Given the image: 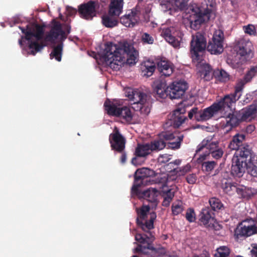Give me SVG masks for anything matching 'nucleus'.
<instances>
[{"label":"nucleus","mask_w":257,"mask_h":257,"mask_svg":"<svg viewBox=\"0 0 257 257\" xmlns=\"http://www.w3.org/2000/svg\"><path fill=\"white\" fill-rule=\"evenodd\" d=\"M257 75V64L250 67L246 72L243 79L239 80L235 86L233 93L225 95L220 101L213 103L211 106L203 109H199L194 107L188 112V117L197 121H204L217 115L219 113L227 111L230 109L233 103L239 99L241 92L245 84L251 81Z\"/></svg>","instance_id":"nucleus-1"},{"label":"nucleus","mask_w":257,"mask_h":257,"mask_svg":"<svg viewBox=\"0 0 257 257\" xmlns=\"http://www.w3.org/2000/svg\"><path fill=\"white\" fill-rule=\"evenodd\" d=\"M138 52L127 43L119 45L109 42L105 45L100 57L106 65L114 70H118L124 64L130 66L137 61Z\"/></svg>","instance_id":"nucleus-2"},{"label":"nucleus","mask_w":257,"mask_h":257,"mask_svg":"<svg viewBox=\"0 0 257 257\" xmlns=\"http://www.w3.org/2000/svg\"><path fill=\"white\" fill-rule=\"evenodd\" d=\"M184 138L183 134L179 132H164L161 135L158 140L151 142L145 145L138 144L136 149L135 157L132 159V163L137 165V157H144L150 154L153 151H160L168 145V148L172 149H178Z\"/></svg>","instance_id":"nucleus-3"},{"label":"nucleus","mask_w":257,"mask_h":257,"mask_svg":"<svg viewBox=\"0 0 257 257\" xmlns=\"http://www.w3.org/2000/svg\"><path fill=\"white\" fill-rule=\"evenodd\" d=\"M154 90L161 98L168 97L171 99L181 98L188 88V84L185 81L172 82L167 85L165 80H159L154 83Z\"/></svg>","instance_id":"nucleus-4"},{"label":"nucleus","mask_w":257,"mask_h":257,"mask_svg":"<svg viewBox=\"0 0 257 257\" xmlns=\"http://www.w3.org/2000/svg\"><path fill=\"white\" fill-rule=\"evenodd\" d=\"M22 32L25 34V36H22L19 40V43L21 46L23 45V39H25L29 42V48L31 50V54L35 55L38 52L41 51L45 46L42 43L38 42L42 40L44 34V26L39 24L27 25L26 28L19 27Z\"/></svg>","instance_id":"nucleus-5"},{"label":"nucleus","mask_w":257,"mask_h":257,"mask_svg":"<svg viewBox=\"0 0 257 257\" xmlns=\"http://www.w3.org/2000/svg\"><path fill=\"white\" fill-rule=\"evenodd\" d=\"M134 182L132 191L136 192L137 188H140L144 183L153 184H161L164 186L167 181V178L162 175L156 173L152 169L148 168L138 169L135 172Z\"/></svg>","instance_id":"nucleus-6"},{"label":"nucleus","mask_w":257,"mask_h":257,"mask_svg":"<svg viewBox=\"0 0 257 257\" xmlns=\"http://www.w3.org/2000/svg\"><path fill=\"white\" fill-rule=\"evenodd\" d=\"M205 149L208 150V152L200 155L198 158V162L199 163L204 161L209 155H211L213 159L219 160L222 157L224 154L223 147L220 146L217 141L211 142L208 140H203L197 146L196 153L198 154L201 151H203Z\"/></svg>","instance_id":"nucleus-7"},{"label":"nucleus","mask_w":257,"mask_h":257,"mask_svg":"<svg viewBox=\"0 0 257 257\" xmlns=\"http://www.w3.org/2000/svg\"><path fill=\"white\" fill-rule=\"evenodd\" d=\"M206 48V40L204 36L200 33L192 36L190 42V54L194 63L197 64L201 63L203 60L202 53Z\"/></svg>","instance_id":"nucleus-8"},{"label":"nucleus","mask_w":257,"mask_h":257,"mask_svg":"<svg viewBox=\"0 0 257 257\" xmlns=\"http://www.w3.org/2000/svg\"><path fill=\"white\" fill-rule=\"evenodd\" d=\"M150 210L149 205H143L140 209H137L138 217L136 219L137 225L144 231H148L154 228V222L157 215L155 212L148 213Z\"/></svg>","instance_id":"nucleus-9"},{"label":"nucleus","mask_w":257,"mask_h":257,"mask_svg":"<svg viewBox=\"0 0 257 257\" xmlns=\"http://www.w3.org/2000/svg\"><path fill=\"white\" fill-rule=\"evenodd\" d=\"M103 106L109 115L119 117L127 123L132 122L133 115L128 107L118 106L108 99L104 102Z\"/></svg>","instance_id":"nucleus-10"},{"label":"nucleus","mask_w":257,"mask_h":257,"mask_svg":"<svg viewBox=\"0 0 257 257\" xmlns=\"http://www.w3.org/2000/svg\"><path fill=\"white\" fill-rule=\"evenodd\" d=\"M191 15L190 16V24L191 29H198L201 25L208 21L213 14V10L207 8L202 11L197 5L192 6Z\"/></svg>","instance_id":"nucleus-11"},{"label":"nucleus","mask_w":257,"mask_h":257,"mask_svg":"<svg viewBox=\"0 0 257 257\" xmlns=\"http://www.w3.org/2000/svg\"><path fill=\"white\" fill-rule=\"evenodd\" d=\"M234 50L243 60L247 61L253 57V47L251 42L247 39L241 38L235 40Z\"/></svg>","instance_id":"nucleus-12"},{"label":"nucleus","mask_w":257,"mask_h":257,"mask_svg":"<svg viewBox=\"0 0 257 257\" xmlns=\"http://www.w3.org/2000/svg\"><path fill=\"white\" fill-rule=\"evenodd\" d=\"M134 101L132 108L139 111L143 116H147L150 112L151 103L148 96L143 92H137L133 95Z\"/></svg>","instance_id":"nucleus-13"},{"label":"nucleus","mask_w":257,"mask_h":257,"mask_svg":"<svg viewBox=\"0 0 257 257\" xmlns=\"http://www.w3.org/2000/svg\"><path fill=\"white\" fill-rule=\"evenodd\" d=\"M257 233V223L252 219H247L240 222L235 230L237 237H248Z\"/></svg>","instance_id":"nucleus-14"},{"label":"nucleus","mask_w":257,"mask_h":257,"mask_svg":"<svg viewBox=\"0 0 257 257\" xmlns=\"http://www.w3.org/2000/svg\"><path fill=\"white\" fill-rule=\"evenodd\" d=\"M66 38L67 35L63 30L61 24L58 21L53 20L50 31L46 34L44 37L45 41L54 43L58 39L63 41Z\"/></svg>","instance_id":"nucleus-15"},{"label":"nucleus","mask_w":257,"mask_h":257,"mask_svg":"<svg viewBox=\"0 0 257 257\" xmlns=\"http://www.w3.org/2000/svg\"><path fill=\"white\" fill-rule=\"evenodd\" d=\"M224 34L221 30H218L214 34L211 41H209L207 50L211 54H220L223 51Z\"/></svg>","instance_id":"nucleus-16"},{"label":"nucleus","mask_w":257,"mask_h":257,"mask_svg":"<svg viewBox=\"0 0 257 257\" xmlns=\"http://www.w3.org/2000/svg\"><path fill=\"white\" fill-rule=\"evenodd\" d=\"M109 142L112 150L118 153H122L124 150L126 140L117 127H115L113 132L109 135Z\"/></svg>","instance_id":"nucleus-17"},{"label":"nucleus","mask_w":257,"mask_h":257,"mask_svg":"<svg viewBox=\"0 0 257 257\" xmlns=\"http://www.w3.org/2000/svg\"><path fill=\"white\" fill-rule=\"evenodd\" d=\"M96 3L90 1L80 5L78 8L79 16L86 20H91L96 16Z\"/></svg>","instance_id":"nucleus-18"},{"label":"nucleus","mask_w":257,"mask_h":257,"mask_svg":"<svg viewBox=\"0 0 257 257\" xmlns=\"http://www.w3.org/2000/svg\"><path fill=\"white\" fill-rule=\"evenodd\" d=\"M131 194L133 196H136L139 198H143L155 205L157 203V197L159 192L155 188H150L146 190L141 191L140 188H137V191L136 192L131 190Z\"/></svg>","instance_id":"nucleus-19"},{"label":"nucleus","mask_w":257,"mask_h":257,"mask_svg":"<svg viewBox=\"0 0 257 257\" xmlns=\"http://www.w3.org/2000/svg\"><path fill=\"white\" fill-rule=\"evenodd\" d=\"M140 13L139 10L134 8L120 18V22L126 27L133 28L139 22Z\"/></svg>","instance_id":"nucleus-20"},{"label":"nucleus","mask_w":257,"mask_h":257,"mask_svg":"<svg viewBox=\"0 0 257 257\" xmlns=\"http://www.w3.org/2000/svg\"><path fill=\"white\" fill-rule=\"evenodd\" d=\"M233 158L238 159L239 161L246 163L249 161H252L255 158V155L251 150L250 146L245 144L241 148L237 149Z\"/></svg>","instance_id":"nucleus-21"},{"label":"nucleus","mask_w":257,"mask_h":257,"mask_svg":"<svg viewBox=\"0 0 257 257\" xmlns=\"http://www.w3.org/2000/svg\"><path fill=\"white\" fill-rule=\"evenodd\" d=\"M242 122L238 111L229 113L220 122L223 128H228L227 131L238 126Z\"/></svg>","instance_id":"nucleus-22"},{"label":"nucleus","mask_w":257,"mask_h":257,"mask_svg":"<svg viewBox=\"0 0 257 257\" xmlns=\"http://www.w3.org/2000/svg\"><path fill=\"white\" fill-rule=\"evenodd\" d=\"M185 112L184 108L178 107L171 115L170 120L167 123L174 127H179L187 119V117L184 115Z\"/></svg>","instance_id":"nucleus-23"},{"label":"nucleus","mask_w":257,"mask_h":257,"mask_svg":"<svg viewBox=\"0 0 257 257\" xmlns=\"http://www.w3.org/2000/svg\"><path fill=\"white\" fill-rule=\"evenodd\" d=\"M246 163L239 161L238 159L233 158L232 164L231 168V173L234 177L240 178L245 172Z\"/></svg>","instance_id":"nucleus-24"},{"label":"nucleus","mask_w":257,"mask_h":257,"mask_svg":"<svg viewBox=\"0 0 257 257\" xmlns=\"http://www.w3.org/2000/svg\"><path fill=\"white\" fill-rule=\"evenodd\" d=\"M175 29L174 27L164 28L161 35L166 41L171 44L173 47H177L179 45L178 41L175 36Z\"/></svg>","instance_id":"nucleus-25"},{"label":"nucleus","mask_w":257,"mask_h":257,"mask_svg":"<svg viewBox=\"0 0 257 257\" xmlns=\"http://www.w3.org/2000/svg\"><path fill=\"white\" fill-rule=\"evenodd\" d=\"M157 67L161 75L165 76H170L174 71L173 64L168 61H160L158 62Z\"/></svg>","instance_id":"nucleus-26"},{"label":"nucleus","mask_w":257,"mask_h":257,"mask_svg":"<svg viewBox=\"0 0 257 257\" xmlns=\"http://www.w3.org/2000/svg\"><path fill=\"white\" fill-rule=\"evenodd\" d=\"M156 68L154 62L150 60L144 61L141 66V75L144 77H150L153 74Z\"/></svg>","instance_id":"nucleus-27"},{"label":"nucleus","mask_w":257,"mask_h":257,"mask_svg":"<svg viewBox=\"0 0 257 257\" xmlns=\"http://www.w3.org/2000/svg\"><path fill=\"white\" fill-rule=\"evenodd\" d=\"M123 0H111L109 6V15L111 16H119L121 13Z\"/></svg>","instance_id":"nucleus-28"},{"label":"nucleus","mask_w":257,"mask_h":257,"mask_svg":"<svg viewBox=\"0 0 257 257\" xmlns=\"http://www.w3.org/2000/svg\"><path fill=\"white\" fill-rule=\"evenodd\" d=\"M199 221L204 225L210 226L214 221L213 213L209 208H203L200 214Z\"/></svg>","instance_id":"nucleus-29"},{"label":"nucleus","mask_w":257,"mask_h":257,"mask_svg":"<svg viewBox=\"0 0 257 257\" xmlns=\"http://www.w3.org/2000/svg\"><path fill=\"white\" fill-rule=\"evenodd\" d=\"M245 136L243 134H237L234 135L228 145V148L232 150H237L245 144H243L245 141Z\"/></svg>","instance_id":"nucleus-30"},{"label":"nucleus","mask_w":257,"mask_h":257,"mask_svg":"<svg viewBox=\"0 0 257 257\" xmlns=\"http://www.w3.org/2000/svg\"><path fill=\"white\" fill-rule=\"evenodd\" d=\"M256 108L255 105H250L248 107L243 109L241 111H238L241 121L250 120L253 115L256 113Z\"/></svg>","instance_id":"nucleus-31"},{"label":"nucleus","mask_w":257,"mask_h":257,"mask_svg":"<svg viewBox=\"0 0 257 257\" xmlns=\"http://www.w3.org/2000/svg\"><path fill=\"white\" fill-rule=\"evenodd\" d=\"M238 184L236 182L230 181L227 179H223L221 181V188L223 191L230 195L236 192Z\"/></svg>","instance_id":"nucleus-32"},{"label":"nucleus","mask_w":257,"mask_h":257,"mask_svg":"<svg viewBox=\"0 0 257 257\" xmlns=\"http://www.w3.org/2000/svg\"><path fill=\"white\" fill-rule=\"evenodd\" d=\"M236 192L241 198L249 199L253 195V193L251 188L238 184Z\"/></svg>","instance_id":"nucleus-33"},{"label":"nucleus","mask_w":257,"mask_h":257,"mask_svg":"<svg viewBox=\"0 0 257 257\" xmlns=\"http://www.w3.org/2000/svg\"><path fill=\"white\" fill-rule=\"evenodd\" d=\"M201 65L202 67L200 72L203 75V78L207 81L210 80L213 76V71L211 66L208 64H202Z\"/></svg>","instance_id":"nucleus-34"},{"label":"nucleus","mask_w":257,"mask_h":257,"mask_svg":"<svg viewBox=\"0 0 257 257\" xmlns=\"http://www.w3.org/2000/svg\"><path fill=\"white\" fill-rule=\"evenodd\" d=\"M213 75L214 78L221 82H226L229 79V74L222 69L213 71Z\"/></svg>","instance_id":"nucleus-35"},{"label":"nucleus","mask_w":257,"mask_h":257,"mask_svg":"<svg viewBox=\"0 0 257 257\" xmlns=\"http://www.w3.org/2000/svg\"><path fill=\"white\" fill-rule=\"evenodd\" d=\"M111 16H103L102 17V23L107 28H113L118 24V21L111 17Z\"/></svg>","instance_id":"nucleus-36"},{"label":"nucleus","mask_w":257,"mask_h":257,"mask_svg":"<svg viewBox=\"0 0 257 257\" xmlns=\"http://www.w3.org/2000/svg\"><path fill=\"white\" fill-rule=\"evenodd\" d=\"M62 50L63 43H61L54 48L52 52L50 54V58H55L58 61H60L61 60Z\"/></svg>","instance_id":"nucleus-37"},{"label":"nucleus","mask_w":257,"mask_h":257,"mask_svg":"<svg viewBox=\"0 0 257 257\" xmlns=\"http://www.w3.org/2000/svg\"><path fill=\"white\" fill-rule=\"evenodd\" d=\"M246 169L247 172L251 176H257V159L249 161L246 163Z\"/></svg>","instance_id":"nucleus-38"},{"label":"nucleus","mask_w":257,"mask_h":257,"mask_svg":"<svg viewBox=\"0 0 257 257\" xmlns=\"http://www.w3.org/2000/svg\"><path fill=\"white\" fill-rule=\"evenodd\" d=\"M212 209L214 211H219L224 208L223 205L219 199L212 197L209 201Z\"/></svg>","instance_id":"nucleus-39"},{"label":"nucleus","mask_w":257,"mask_h":257,"mask_svg":"<svg viewBox=\"0 0 257 257\" xmlns=\"http://www.w3.org/2000/svg\"><path fill=\"white\" fill-rule=\"evenodd\" d=\"M183 203L181 201L174 202L171 206L172 214L173 215H177L184 210Z\"/></svg>","instance_id":"nucleus-40"},{"label":"nucleus","mask_w":257,"mask_h":257,"mask_svg":"<svg viewBox=\"0 0 257 257\" xmlns=\"http://www.w3.org/2000/svg\"><path fill=\"white\" fill-rule=\"evenodd\" d=\"M191 166L189 164L181 168H176L173 169V172L178 175H184L190 171Z\"/></svg>","instance_id":"nucleus-41"},{"label":"nucleus","mask_w":257,"mask_h":257,"mask_svg":"<svg viewBox=\"0 0 257 257\" xmlns=\"http://www.w3.org/2000/svg\"><path fill=\"white\" fill-rule=\"evenodd\" d=\"M216 165V162L214 161H206L202 163V167L203 171L210 172L215 168Z\"/></svg>","instance_id":"nucleus-42"},{"label":"nucleus","mask_w":257,"mask_h":257,"mask_svg":"<svg viewBox=\"0 0 257 257\" xmlns=\"http://www.w3.org/2000/svg\"><path fill=\"white\" fill-rule=\"evenodd\" d=\"M185 217L189 222H194L196 220V214L194 210L192 208H188L187 210Z\"/></svg>","instance_id":"nucleus-43"},{"label":"nucleus","mask_w":257,"mask_h":257,"mask_svg":"<svg viewBox=\"0 0 257 257\" xmlns=\"http://www.w3.org/2000/svg\"><path fill=\"white\" fill-rule=\"evenodd\" d=\"M141 40L143 43L153 44L154 42V37L147 33H144L141 36Z\"/></svg>","instance_id":"nucleus-44"},{"label":"nucleus","mask_w":257,"mask_h":257,"mask_svg":"<svg viewBox=\"0 0 257 257\" xmlns=\"http://www.w3.org/2000/svg\"><path fill=\"white\" fill-rule=\"evenodd\" d=\"M175 6L180 10H183L188 5L189 0H173Z\"/></svg>","instance_id":"nucleus-45"},{"label":"nucleus","mask_w":257,"mask_h":257,"mask_svg":"<svg viewBox=\"0 0 257 257\" xmlns=\"http://www.w3.org/2000/svg\"><path fill=\"white\" fill-rule=\"evenodd\" d=\"M244 32L249 35H255L256 34V30L255 27L251 24H249L243 27Z\"/></svg>","instance_id":"nucleus-46"},{"label":"nucleus","mask_w":257,"mask_h":257,"mask_svg":"<svg viewBox=\"0 0 257 257\" xmlns=\"http://www.w3.org/2000/svg\"><path fill=\"white\" fill-rule=\"evenodd\" d=\"M146 249L154 250L155 248L151 245L150 243H148L146 246L141 244H138L137 247L135 249L136 252H144Z\"/></svg>","instance_id":"nucleus-47"},{"label":"nucleus","mask_w":257,"mask_h":257,"mask_svg":"<svg viewBox=\"0 0 257 257\" xmlns=\"http://www.w3.org/2000/svg\"><path fill=\"white\" fill-rule=\"evenodd\" d=\"M216 251L222 255L229 256L230 253V249L226 246H221L217 248Z\"/></svg>","instance_id":"nucleus-48"},{"label":"nucleus","mask_w":257,"mask_h":257,"mask_svg":"<svg viewBox=\"0 0 257 257\" xmlns=\"http://www.w3.org/2000/svg\"><path fill=\"white\" fill-rule=\"evenodd\" d=\"M186 181L190 184H194L197 180V176L195 174H190L187 176Z\"/></svg>","instance_id":"nucleus-49"},{"label":"nucleus","mask_w":257,"mask_h":257,"mask_svg":"<svg viewBox=\"0 0 257 257\" xmlns=\"http://www.w3.org/2000/svg\"><path fill=\"white\" fill-rule=\"evenodd\" d=\"M76 13L77 10L75 9L68 6L66 7V14L67 16L72 17L74 16Z\"/></svg>","instance_id":"nucleus-50"},{"label":"nucleus","mask_w":257,"mask_h":257,"mask_svg":"<svg viewBox=\"0 0 257 257\" xmlns=\"http://www.w3.org/2000/svg\"><path fill=\"white\" fill-rule=\"evenodd\" d=\"M135 239L141 243H144L146 242V238L141 234H137L135 236Z\"/></svg>","instance_id":"nucleus-51"},{"label":"nucleus","mask_w":257,"mask_h":257,"mask_svg":"<svg viewBox=\"0 0 257 257\" xmlns=\"http://www.w3.org/2000/svg\"><path fill=\"white\" fill-rule=\"evenodd\" d=\"M170 158H168L167 155H161L159 157V160L161 163H167L169 162Z\"/></svg>","instance_id":"nucleus-52"},{"label":"nucleus","mask_w":257,"mask_h":257,"mask_svg":"<svg viewBox=\"0 0 257 257\" xmlns=\"http://www.w3.org/2000/svg\"><path fill=\"white\" fill-rule=\"evenodd\" d=\"M193 257H210V254L206 251H203L199 254H195Z\"/></svg>","instance_id":"nucleus-53"},{"label":"nucleus","mask_w":257,"mask_h":257,"mask_svg":"<svg viewBox=\"0 0 257 257\" xmlns=\"http://www.w3.org/2000/svg\"><path fill=\"white\" fill-rule=\"evenodd\" d=\"M121 155L120 157V162L122 164H124L126 161V154L124 152L121 153Z\"/></svg>","instance_id":"nucleus-54"},{"label":"nucleus","mask_w":257,"mask_h":257,"mask_svg":"<svg viewBox=\"0 0 257 257\" xmlns=\"http://www.w3.org/2000/svg\"><path fill=\"white\" fill-rule=\"evenodd\" d=\"M174 192H172L170 190L167 192L165 197L168 199V200L172 201L173 198L174 197Z\"/></svg>","instance_id":"nucleus-55"},{"label":"nucleus","mask_w":257,"mask_h":257,"mask_svg":"<svg viewBox=\"0 0 257 257\" xmlns=\"http://www.w3.org/2000/svg\"><path fill=\"white\" fill-rule=\"evenodd\" d=\"M251 253L252 257H257V244L253 246Z\"/></svg>","instance_id":"nucleus-56"},{"label":"nucleus","mask_w":257,"mask_h":257,"mask_svg":"<svg viewBox=\"0 0 257 257\" xmlns=\"http://www.w3.org/2000/svg\"><path fill=\"white\" fill-rule=\"evenodd\" d=\"M251 99H252V95L249 94H247L246 95V98L243 100V102L244 103H248L250 101V100Z\"/></svg>","instance_id":"nucleus-57"},{"label":"nucleus","mask_w":257,"mask_h":257,"mask_svg":"<svg viewBox=\"0 0 257 257\" xmlns=\"http://www.w3.org/2000/svg\"><path fill=\"white\" fill-rule=\"evenodd\" d=\"M255 129V126L253 125H249L246 127V132L248 133H251Z\"/></svg>","instance_id":"nucleus-58"},{"label":"nucleus","mask_w":257,"mask_h":257,"mask_svg":"<svg viewBox=\"0 0 257 257\" xmlns=\"http://www.w3.org/2000/svg\"><path fill=\"white\" fill-rule=\"evenodd\" d=\"M171 201L168 200L166 198L164 197V200L162 202V205L165 207H167L169 205Z\"/></svg>","instance_id":"nucleus-59"},{"label":"nucleus","mask_w":257,"mask_h":257,"mask_svg":"<svg viewBox=\"0 0 257 257\" xmlns=\"http://www.w3.org/2000/svg\"><path fill=\"white\" fill-rule=\"evenodd\" d=\"M181 163V160H180V159H177L176 160H175L173 162H171L170 163H169V165H176V166H178Z\"/></svg>","instance_id":"nucleus-60"},{"label":"nucleus","mask_w":257,"mask_h":257,"mask_svg":"<svg viewBox=\"0 0 257 257\" xmlns=\"http://www.w3.org/2000/svg\"><path fill=\"white\" fill-rule=\"evenodd\" d=\"M229 256L228 255H221L220 254V253H218L217 252V253H215V257H228Z\"/></svg>","instance_id":"nucleus-61"},{"label":"nucleus","mask_w":257,"mask_h":257,"mask_svg":"<svg viewBox=\"0 0 257 257\" xmlns=\"http://www.w3.org/2000/svg\"><path fill=\"white\" fill-rule=\"evenodd\" d=\"M66 30L67 31V34L66 35H67V34H69L70 33L71 27L70 26L67 25L66 26Z\"/></svg>","instance_id":"nucleus-62"},{"label":"nucleus","mask_w":257,"mask_h":257,"mask_svg":"<svg viewBox=\"0 0 257 257\" xmlns=\"http://www.w3.org/2000/svg\"><path fill=\"white\" fill-rule=\"evenodd\" d=\"M170 5V3H168L167 4H162V7H163L164 6H166V9H167L168 10H171V7L169 6Z\"/></svg>","instance_id":"nucleus-63"},{"label":"nucleus","mask_w":257,"mask_h":257,"mask_svg":"<svg viewBox=\"0 0 257 257\" xmlns=\"http://www.w3.org/2000/svg\"><path fill=\"white\" fill-rule=\"evenodd\" d=\"M132 257H139V256L136 255H133Z\"/></svg>","instance_id":"nucleus-64"}]
</instances>
